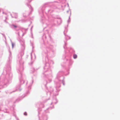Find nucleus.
<instances>
[{
	"instance_id": "2",
	"label": "nucleus",
	"mask_w": 120,
	"mask_h": 120,
	"mask_svg": "<svg viewBox=\"0 0 120 120\" xmlns=\"http://www.w3.org/2000/svg\"><path fill=\"white\" fill-rule=\"evenodd\" d=\"M11 26H13V27H15V28H16L17 27V26H16L15 25H11Z\"/></svg>"
},
{
	"instance_id": "1",
	"label": "nucleus",
	"mask_w": 120,
	"mask_h": 120,
	"mask_svg": "<svg viewBox=\"0 0 120 120\" xmlns=\"http://www.w3.org/2000/svg\"><path fill=\"white\" fill-rule=\"evenodd\" d=\"M77 57V56L75 54H74L73 55V58L74 59H76Z\"/></svg>"
}]
</instances>
